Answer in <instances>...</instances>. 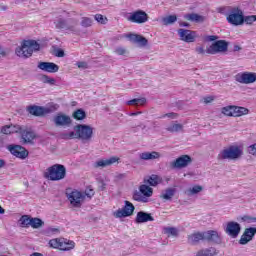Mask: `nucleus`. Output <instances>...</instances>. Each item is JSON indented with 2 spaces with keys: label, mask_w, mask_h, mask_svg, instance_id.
<instances>
[{
  "label": "nucleus",
  "mask_w": 256,
  "mask_h": 256,
  "mask_svg": "<svg viewBox=\"0 0 256 256\" xmlns=\"http://www.w3.org/2000/svg\"><path fill=\"white\" fill-rule=\"evenodd\" d=\"M41 45L35 40H24L21 45L15 49L17 57H22V59H29L33 55L34 51H39Z\"/></svg>",
  "instance_id": "1"
},
{
  "label": "nucleus",
  "mask_w": 256,
  "mask_h": 256,
  "mask_svg": "<svg viewBox=\"0 0 256 256\" xmlns=\"http://www.w3.org/2000/svg\"><path fill=\"white\" fill-rule=\"evenodd\" d=\"M66 177L67 168L63 164H54L44 172V178L48 181H63Z\"/></svg>",
  "instance_id": "2"
},
{
  "label": "nucleus",
  "mask_w": 256,
  "mask_h": 256,
  "mask_svg": "<svg viewBox=\"0 0 256 256\" xmlns=\"http://www.w3.org/2000/svg\"><path fill=\"white\" fill-rule=\"evenodd\" d=\"M219 159H228L229 161H239L243 157V148L241 146L232 145L218 155Z\"/></svg>",
  "instance_id": "3"
},
{
  "label": "nucleus",
  "mask_w": 256,
  "mask_h": 256,
  "mask_svg": "<svg viewBox=\"0 0 256 256\" xmlns=\"http://www.w3.org/2000/svg\"><path fill=\"white\" fill-rule=\"evenodd\" d=\"M76 139L81 141H91L93 139V127L86 124H78L74 126Z\"/></svg>",
  "instance_id": "4"
},
{
  "label": "nucleus",
  "mask_w": 256,
  "mask_h": 256,
  "mask_svg": "<svg viewBox=\"0 0 256 256\" xmlns=\"http://www.w3.org/2000/svg\"><path fill=\"white\" fill-rule=\"evenodd\" d=\"M77 19L75 18H69V19H64V18H58L55 22L54 25L56 29H64V31H69L70 33H77Z\"/></svg>",
  "instance_id": "5"
},
{
  "label": "nucleus",
  "mask_w": 256,
  "mask_h": 256,
  "mask_svg": "<svg viewBox=\"0 0 256 256\" xmlns=\"http://www.w3.org/2000/svg\"><path fill=\"white\" fill-rule=\"evenodd\" d=\"M49 245L52 249H60V251H71V249H75V242L65 238L52 239L49 241Z\"/></svg>",
  "instance_id": "6"
},
{
  "label": "nucleus",
  "mask_w": 256,
  "mask_h": 256,
  "mask_svg": "<svg viewBox=\"0 0 256 256\" xmlns=\"http://www.w3.org/2000/svg\"><path fill=\"white\" fill-rule=\"evenodd\" d=\"M243 15V10L232 8L230 12L226 14V21L230 23V25L239 27V25H243Z\"/></svg>",
  "instance_id": "7"
},
{
  "label": "nucleus",
  "mask_w": 256,
  "mask_h": 256,
  "mask_svg": "<svg viewBox=\"0 0 256 256\" xmlns=\"http://www.w3.org/2000/svg\"><path fill=\"white\" fill-rule=\"evenodd\" d=\"M229 49V43L225 40H217L212 43L207 49L208 55H217V53H226Z\"/></svg>",
  "instance_id": "8"
},
{
  "label": "nucleus",
  "mask_w": 256,
  "mask_h": 256,
  "mask_svg": "<svg viewBox=\"0 0 256 256\" xmlns=\"http://www.w3.org/2000/svg\"><path fill=\"white\" fill-rule=\"evenodd\" d=\"M135 213V205L130 201H124V207L114 212L116 219H123V217H131Z\"/></svg>",
  "instance_id": "9"
},
{
  "label": "nucleus",
  "mask_w": 256,
  "mask_h": 256,
  "mask_svg": "<svg viewBox=\"0 0 256 256\" xmlns=\"http://www.w3.org/2000/svg\"><path fill=\"white\" fill-rule=\"evenodd\" d=\"M66 195H67V199H68V201H70V205H72V207L79 208V207H81L82 201H85V195L77 190L67 192Z\"/></svg>",
  "instance_id": "10"
},
{
  "label": "nucleus",
  "mask_w": 256,
  "mask_h": 256,
  "mask_svg": "<svg viewBox=\"0 0 256 256\" xmlns=\"http://www.w3.org/2000/svg\"><path fill=\"white\" fill-rule=\"evenodd\" d=\"M128 21H130V23H137L138 25H143V23H147L149 21V15L143 10H137L130 14V16L128 17Z\"/></svg>",
  "instance_id": "11"
},
{
  "label": "nucleus",
  "mask_w": 256,
  "mask_h": 256,
  "mask_svg": "<svg viewBox=\"0 0 256 256\" xmlns=\"http://www.w3.org/2000/svg\"><path fill=\"white\" fill-rule=\"evenodd\" d=\"M193 163V158L189 155H182L178 157L176 160L172 161L170 163L171 169H185V167H188V165H191Z\"/></svg>",
  "instance_id": "12"
},
{
  "label": "nucleus",
  "mask_w": 256,
  "mask_h": 256,
  "mask_svg": "<svg viewBox=\"0 0 256 256\" xmlns=\"http://www.w3.org/2000/svg\"><path fill=\"white\" fill-rule=\"evenodd\" d=\"M7 149L11 155H14V157L18 159H27V157H29V151L21 145H9Z\"/></svg>",
  "instance_id": "13"
},
{
  "label": "nucleus",
  "mask_w": 256,
  "mask_h": 256,
  "mask_svg": "<svg viewBox=\"0 0 256 256\" xmlns=\"http://www.w3.org/2000/svg\"><path fill=\"white\" fill-rule=\"evenodd\" d=\"M121 158L117 156H111L110 158L100 159L93 164L94 169H105V167H111L115 163H119Z\"/></svg>",
  "instance_id": "14"
},
{
  "label": "nucleus",
  "mask_w": 256,
  "mask_h": 256,
  "mask_svg": "<svg viewBox=\"0 0 256 256\" xmlns=\"http://www.w3.org/2000/svg\"><path fill=\"white\" fill-rule=\"evenodd\" d=\"M237 83H242L243 85H250V83H255L256 73L253 72H243L238 73L235 76Z\"/></svg>",
  "instance_id": "15"
},
{
  "label": "nucleus",
  "mask_w": 256,
  "mask_h": 256,
  "mask_svg": "<svg viewBox=\"0 0 256 256\" xmlns=\"http://www.w3.org/2000/svg\"><path fill=\"white\" fill-rule=\"evenodd\" d=\"M53 123L55 127H69L73 123V120L66 114L58 113L54 116Z\"/></svg>",
  "instance_id": "16"
},
{
  "label": "nucleus",
  "mask_w": 256,
  "mask_h": 256,
  "mask_svg": "<svg viewBox=\"0 0 256 256\" xmlns=\"http://www.w3.org/2000/svg\"><path fill=\"white\" fill-rule=\"evenodd\" d=\"M225 233L229 235V237L236 239V237H239V234L241 233V224L235 221L228 222L225 228Z\"/></svg>",
  "instance_id": "17"
},
{
  "label": "nucleus",
  "mask_w": 256,
  "mask_h": 256,
  "mask_svg": "<svg viewBox=\"0 0 256 256\" xmlns=\"http://www.w3.org/2000/svg\"><path fill=\"white\" fill-rule=\"evenodd\" d=\"M27 111L34 117H43V115H49V113H53V109L51 108H45L36 105L28 106Z\"/></svg>",
  "instance_id": "18"
},
{
  "label": "nucleus",
  "mask_w": 256,
  "mask_h": 256,
  "mask_svg": "<svg viewBox=\"0 0 256 256\" xmlns=\"http://www.w3.org/2000/svg\"><path fill=\"white\" fill-rule=\"evenodd\" d=\"M20 135L23 145H34L35 142L33 141H35L37 137L35 132L27 130V127L24 126L23 130L20 132Z\"/></svg>",
  "instance_id": "19"
},
{
  "label": "nucleus",
  "mask_w": 256,
  "mask_h": 256,
  "mask_svg": "<svg viewBox=\"0 0 256 256\" xmlns=\"http://www.w3.org/2000/svg\"><path fill=\"white\" fill-rule=\"evenodd\" d=\"M178 35L181 41L185 43H195V38L197 37L195 31L187 30V29H179Z\"/></svg>",
  "instance_id": "20"
},
{
  "label": "nucleus",
  "mask_w": 256,
  "mask_h": 256,
  "mask_svg": "<svg viewBox=\"0 0 256 256\" xmlns=\"http://www.w3.org/2000/svg\"><path fill=\"white\" fill-rule=\"evenodd\" d=\"M204 234V241H207L208 243H214L215 245L221 244V235L219 232L215 230H209L206 232H203Z\"/></svg>",
  "instance_id": "21"
},
{
  "label": "nucleus",
  "mask_w": 256,
  "mask_h": 256,
  "mask_svg": "<svg viewBox=\"0 0 256 256\" xmlns=\"http://www.w3.org/2000/svg\"><path fill=\"white\" fill-rule=\"evenodd\" d=\"M255 234H256L255 227L246 228L239 240L240 245H247L249 241L253 240V237H255Z\"/></svg>",
  "instance_id": "22"
},
{
  "label": "nucleus",
  "mask_w": 256,
  "mask_h": 256,
  "mask_svg": "<svg viewBox=\"0 0 256 256\" xmlns=\"http://www.w3.org/2000/svg\"><path fill=\"white\" fill-rule=\"evenodd\" d=\"M37 67L45 73H57L59 71V65L53 62H39Z\"/></svg>",
  "instance_id": "23"
},
{
  "label": "nucleus",
  "mask_w": 256,
  "mask_h": 256,
  "mask_svg": "<svg viewBox=\"0 0 256 256\" xmlns=\"http://www.w3.org/2000/svg\"><path fill=\"white\" fill-rule=\"evenodd\" d=\"M149 221H155V218L151 216V213L140 211L137 213L135 223H147Z\"/></svg>",
  "instance_id": "24"
},
{
  "label": "nucleus",
  "mask_w": 256,
  "mask_h": 256,
  "mask_svg": "<svg viewBox=\"0 0 256 256\" xmlns=\"http://www.w3.org/2000/svg\"><path fill=\"white\" fill-rule=\"evenodd\" d=\"M127 37L132 43H139L141 47H147V43H148L147 38L139 34H128Z\"/></svg>",
  "instance_id": "25"
},
{
  "label": "nucleus",
  "mask_w": 256,
  "mask_h": 256,
  "mask_svg": "<svg viewBox=\"0 0 256 256\" xmlns=\"http://www.w3.org/2000/svg\"><path fill=\"white\" fill-rule=\"evenodd\" d=\"M199 241H205L203 232H195L188 236L189 245H197Z\"/></svg>",
  "instance_id": "26"
},
{
  "label": "nucleus",
  "mask_w": 256,
  "mask_h": 256,
  "mask_svg": "<svg viewBox=\"0 0 256 256\" xmlns=\"http://www.w3.org/2000/svg\"><path fill=\"white\" fill-rule=\"evenodd\" d=\"M186 21H191L192 23H203L205 22V16L199 15L197 13H188L184 15Z\"/></svg>",
  "instance_id": "27"
},
{
  "label": "nucleus",
  "mask_w": 256,
  "mask_h": 256,
  "mask_svg": "<svg viewBox=\"0 0 256 256\" xmlns=\"http://www.w3.org/2000/svg\"><path fill=\"white\" fill-rule=\"evenodd\" d=\"M160 157L161 154L156 151L144 152L140 154V159H142V161H153V159H159Z\"/></svg>",
  "instance_id": "28"
},
{
  "label": "nucleus",
  "mask_w": 256,
  "mask_h": 256,
  "mask_svg": "<svg viewBox=\"0 0 256 256\" xmlns=\"http://www.w3.org/2000/svg\"><path fill=\"white\" fill-rule=\"evenodd\" d=\"M139 192L141 195L146 197V199H149V197H153V188H151L146 183L139 186Z\"/></svg>",
  "instance_id": "29"
},
{
  "label": "nucleus",
  "mask_w": 256,
  "mask_h": 256,
  "mask_svg": "<svg viewBox=\"0 0 256 256\" xmlns=\"http://www.w3.org/2000/svg\"><path fill=\"white\" fill-rule=\"evenodd\" d=\"M176 191L177 190L175 188H167L161 193L160 199H164V201H171L173 197H175Z\"/></svg>",
  "instance_id": "30"
},
{
  "label": "nucleus",
  "mask_w": 256,
  "mask_h": 256,
  "mask_svg": "<svg viewBox=\"0 0 256 256\" xmlns=\"http://www.w3.org/2000/svg\"><path fill=\"white\" fill-rule=\"evenodd\" d=\"M144 183L146 185H150V187H157V185L161 183V178H159V176L157 175H151L148 178L144 179Z\"/></svg>",
  "instance_id": "31"
},
{
  "label": "nucleus",
  "mask_w": 256,
  "mask_h": 256,
  "mask_svg": "<svg viewBox=\"0 0 256 256\" xmlns=\"http://www.w3.org/2000/svg\"><path fill=\"white\" fill-rule=\"evenodd\" d=\"M72 117L76 121H83V119H87V113L80 108L73 112Z\"/></svg>",
  "instance_id": "32"
},
{
  "label": "nucleus",
  "mask_w": 256,
  "mask_h": 256,
  "mask_svg": "<svg viewBox=\"0 0 256 256\" xmlns=\"http://www.w3.org/2000/svg\"><path fill=\"white\" fill-rule=\"evenodd\" d=\"M242 115H249V109L245 107L234 106L233 117H242Z\"/></svg>",
  "instance_id": "33"
},
{
  "label": "nucleus",
  "mask_w": 256,
  "mask_h": 256,
  "mask_svg": "<svg viewBox=\"0 0 256 256\" xmlns=\"http://www.w3.org/2000/svg\"><path fill=\"white\" fill-rule=\"evenodd\" d=\"M147 103V98H134L126 102V105H135V106H143Z\"/></svg>",
  "instance_id": "34"
},
{
  "label": "nucleus",
  "mask_w": 256,
  "mask_h": 256,
  "mask_svg": "<svg viewBox=\"0 0 256 256\" xmlns=\"http://www.w3.org/2000/svg\"><path fill=\"white\" fill-rule=\"evenodd\" d=\"M45 223L40 218H31L30 226L32 229H39L43 227Z\"/></svg>",
  "instance_id": "35"
},
{
  "label": "nucleus",
  "mask_w": 256,
  "mask_h": 256,
  "mask_svg": "<svg viewBox=\"0 0 256 256\" xmlns=\"http://www.w3.org/2000/svg\"><path fill=\"white\" fill-rule=\"evenodd\" d=\"M60 139H64V141H69L71 139H77V136L74 131L71 132H63L59 135Z\"/></svg>",
  "instance_id": "36"
},
{
  "label": "nucleus",
  "mask_w": 256,
  "mask_h": 256,
  "mask_svg": "<svg viewBox=\"0 0 256 256\" xmlns=\"http://www.w3.org/2000/svg\"><path fill=\"white\" fill-rule=\"evenodd\" d=\"M177 21V15H169L162 19L163 25H173Z\"/></svg>",
  "instance_id": "37"
},
{
  "label": "nucleus",
  "mask_w": 256,
  "mask_h": 256,
  "mask_svg": "<svg viewBox=\"0 0 256 256\" xmlns=\"http://www.w3.org/2000/svg\"><path fill=\"white\" fill-rule=\"evenodd\" d=\"M169 133H179V131H183L182 124H171L166 128Z\"/></svg>",
  "instance_id": "38"
},
{
  "label": "nucleus",
  "mask_w": 256,
  "mask_h": 256,
  "mask_svg": "<svg viewBox=\"0 0 256 256\" xmlns=\"http://www.w3.org/2000/svg\"><path fill=\"white\" fill-rule=\"evenodd\" d=\"M133 199L134 201H138V203H149V199H147V197H144L141 192L134 193Z\"/></svg>",
  "instance_id": "39"
},
{
  "label": "nucleus",
  "mask_w": 256,
  "mask_h": 256,
  "mask_svg": "<svg viewBox=\"0 0 256 256\" xmlns=\"http://www.w3.org/2000/svg\"><path fill=\"white\" fill-rule=\"evenodd\" d=\"M19 223L21 227H29V225H31V218H29L27 215H23L19 219Z\"/></svg>",
  "instance_id": "40"
},
{
  "label": "nucleus",
  "mask_w": 256,
  "mask_h": 256,
  "mask_svg": "<svg viewBox=\"0 0 256 256\" xmlns=\"http://www.w3.org/2000/svg\"><path fill=\"white\" fill-rule=\"evenodd\" d=\"M203 191V186L195 185L192 188H189L187 191L188 195H197Z\"/></svg>",
  "instance_id": "41"
},
{
  "label": "nucleus",
  "mask_w": 256,
  "mask_h": 256,
  "mask_svg": "<svg viewBox=\"0 0 256 256\" xmlns=\"http://www.w3.org/2000/svg\"><path fill=\"white\" fill-rule=\"evenodd\" d=\"M222 113L226 115L227 117H233L234 115V106H227L222 108Z\"/></svg>",
  "instance_id": "42"
},
{
  "label": "nucleus",
  "mask_w": 256,
  "mask_h": 256,
  "mask_svg": "<svg viewBox=\"0 0 256 256\" xmlns=\"http://www.w3.org/2000/svg\"><path fill=\"white\" fill-rule=\"evenodd\" d=\"M255 21H256V15H251V16L243 15V23H246V25H253Z\"/></svg>",
  "instance_id": "43"
},
{
  "label": "nucleus",
  "mask_w": 256,
  "mask_h": 256,
  "mask_svg": "<svg viewBox=\"0 0 256 256\" xmlns=\"http://www.w3.org/2000/svg\"><path fill=\"white\" fill-rule=\"evenodd\" d=\"M9 129H10V134L11 133H21L23 131V127L21 125H8Z\"/></svg>",
  "instance_id": "44"
},
{
  "label": "nucleus",
  "mask_w": 256,
  "mask_h": 256,
  "mask_svg": "<svg viewBox=\"0 0 256 256\" xmlns=\"http://www.w3.org/2000/svg\"><path fill=\"white\" fill-rule=\"evenodd\" d=\"M164 233H166V235H172V237H177V228L175 227L164 228Z\"/></svg>",
  "instance_id": "45"
},
{
  "label": "nucleus",
  "mask_w": 256,
  "mask_h": 256,
  "mask_svg": "<svg viewBox=\"0 0 256 256\" xmlns=\"http://www.w3.org/2000/svg\"><path fill=\"white\" fill-rule=\"evenodd\" d=\"M95 21H97L98 23H101V25H106L107 23V17H104L101 14H96L94 16Z\"/></svg>",
  "instance_id": "46"
},
{
  "label": "nucleus",
  "mask_w": 256,
  "mask_h": 256,
  "mask_svg": "<svg viewBox=\"0 0 256 256\" xmlns=\"http://www.w3.org/2000/svg\"><path fill=\"white\" fill-rule=\"evenodd\" d=\"M241 221H243L244 223H256V217L244 215L241 217Z\"/></svg>",
  "instance_id": "47"
},
{
  "label": "nucleus",
  "mask_w": 256,
  "mask_h": 256,
  "mask_svg": "<svg viewBox=\"0 0 256 256\" xmlns=\"http://www.w3.org/2000/svg\"><path fill=\"white\" fill-rule=\"evenodd\" d=\"M93 25V20L91 18L83 17L81 21L82 27H91Z\"/></svg>",
  "instance_id": "48"
},
{
  "label": "nucleus",
  "mask_w": 256,
  "mask_h": 256,
  "mask_svg": "<svg viewBox=\"0 0 256 256\" xmlns=\"http://www.w3.org/2000/svg\"><path fill=\"white\" fill-rule=\"evenodd\" d=\"M42 81H43V83H48V85H55V79L49 77L48 75H43Z\"/></svg>",
  "instance_id": "49"
},
{
  "label": "nucleus",
  "mask_w": 256,
  "mask_h": 256,
  "mask_svg": "<svg viewBox=\"0 0 256 256\" xmlns=\"http://www.w3.org/2000/svg\"><path fill=\"white\" fill-rule=\"evenodd\" d=\"M84 198L88 197V199H91L95 195V190H93L91 187L86 188L84 192Z\"/></svg>",
  "instance_id": "50"
},
{
  "label": "nucleus",
  "mask_w": 256,
  "mask_h": 256,
  "mask_svg": "<svg viewBox=\"0 0 256 256\" xmlns=\"http://www.w3.org/2000/svg\"><path fill=\"white\" fill-rule=\"evenodd\" d=\"M165 117H168V119H177V117H179V114L175 112L166 113L160 116V119H165Z\"/></svg>",
  "instance_id": "51"
},
{
  "label": "nucleus",
  "mask_w": 256,
  "mask_h": 256,
  "mask_svg": "<svg viewBox=\"0 0 256 256\" xmlns=\"http://www.w3.org/2000/svg\"><path fill=\"white\" fill-rule=\"evenodd\" d=\"M247 153H249V155H253L254 157H256V143L250 145L247 148Z\"/></svg>",
  "instance_id": "52"
},
{
  "label": "nucleus",
  "mask_w": 256,
  "mask_h": 256,
  "mask_svg": "<svg viewBox=\"0 0 256 256\" xmlns=\"http://www.w3.org/2000/svg\"><path fill=\"white\" fill-rule=\"evenodd\" d=\"M114 52L116 53V55H127V49L123 47L116 48Z\"/></svg>",
  "instance_id": "53"
},
{
  "label": "nucleus",
  "mask_w": 256,
  "mask_h": 256,
  "mask_svg": "<svg viewBox=\"0 0 256 256\" xmlns=\"http://www.w3.org/2000/svg\"><path fill=\"white\" fill-rule=\"evenodd\" d=\"M78 69H89V64L85 61H80L76 63Z\"/></svg>",
  "instance_id": "54"
},
{
  "label": "nucleus",
  "mask_w": 256,
  "mask_h": 256,
  "mask_svg": "<svg viewBox=\"0 0 256 256\" xmlns=\"http://www.w3.org/2000/svg\"><path fill=\"white\" fill-rule=\"evenodd\" d=\"M1 133H3V135H11V130L9 128V125L3 126L1 128Z\"/></svg>",
  "instance_id": "55"
},
{
  "label": "nucleus",
  "mask_w": 256,
  "mask_h": 256,
  "mask_svg": "<svg viewBox=\"0 0 256 256\" xmlns=\"http://www.w3.org/2000/svg\"><path fill=\"white\" fill-rule=\"evenodd\" d=\"M195 51L198 55H205L206 51L203 46H198L195 48Z\"/></svg>",
  "instance_id": "56"
},
{
  "label": "nucleus",
  "mask_w": 256,
  "mask_h": 256,
  "mask_svg": "<svg viewBox=\"0 0 256 256\" xmlns=\"http://www.w3.org/2000/svg\"><path fill=\"white\" fill-rule=\"evenodd\" d=\"M55 55L56 57H65V51H63V49H57Z\"/></svg>",
  "instance_id": "57"
},
{
  "label": "nucleus",
  "mask_w": 256,
  "mask_h": 256,
  "mask_svg": "<svg viewBox=\"0 0 256 256\" xmlns=\"http://www.w3.org/2000/svg\"><path fill=\"white\" fill-rule=\"evenodd\" d=\"M212 101H213V97H211V96H208V97H206V98H204V103H212Z\"/></svg>",
  "instance_id": "58"
},
{
  "label": "nucleus",
  "mask_w": 256,
  "mask_h": 256,
  "mask_svg": "<svg viewBox=\"0 0 256 256\" xmlns=\"http://www.w3.org/2000/svg\"><path fill=\"white\" fill-rule=\"evenodd\" d=\"M5 165H7V162H5L4 159H0V169H3V167H5Z\"/></svg>",
  "instance_id": "59"
},
{
  "label": "nucleus",
  "mask_w": 256,
  "mask_h": 256,
  "mask_svg": "<svg viewBox=\"0 0 256 256\" xmlns=\"http://www.w3.org/2000/svg\"><path fill=\"white\" fill-rule=\"evenodd\" d=\"M7 9H9L7 5L0 4V11H7Z\"/></svg>",
  "instance_id": "60"
},
{
  "label": "nucleus",
  "mask_w": 256,
  "mask_h": 256,
  "mask_svg": "<svg viewBox=\"0 0 256 256\" xmlns=\"http://www.w3.org/2000/svg\"><path fill=\"white\" fill-rule=\"evenodd\" d=\"M225 11H226L225 7L218 8V13H221L222 15H225Z\"/></svg>",
  "instance_id": "61"
},
{
  "label": "nucleus",
  "mask_w": 256,
  "mask_h": 256,
  "mask_svg": "<svg viewBox=\"0 0 256 256\" xmlns=\"http://www.w3.org/2000/svg\"><path fill=\"white\" fill-rule=\"evenodd\" d=\"M217 39H218V37L215 35L208 36V40H210V41H217Z\"/></svg>",
  "instance_id": "62"
},
{
  "label": "nucleus",
  "mask_w": 256,
  "mask_h": 256,
  "mask_svg": "<svg viewBox=\"0 0 256 256\" xmlns=\"http://www.w3.org/2000/svg\"><path fill=\"white\" fill-rule=\"evenodd\" d=\"M30 256H43V254H41L39 252H34Z\"/></svg>",
  "instance_id": "63"
},
{
  "label": "nucleus",
  "mask_w": 256,
  "mask_h": 256,
  "mask_svg": "<svg viewBox=\"0 0 256 256\" xmlns=\"http://www.w3.org/2000/svg\"><path fill=\"white\" fill-rule=\"evenodd\" d=\"M234 51H241V46L235 45L234 46Z\"/></svg>",
  "instance_id": "64"
}]
</instances>
